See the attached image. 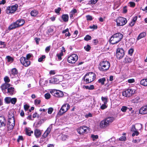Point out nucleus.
<instances>
[{
    "label": "nucleus",
    "mask_w": 147,
    "mask_h": 147,
    "mask_svg": "<svg viewBox=\"0 0 147 147\" xmlns=\"http://www.w3.org/2000/svg\"><path fill=\"white\" fill-rule=\"evenodd\" d=\"M91 137L92 138L93 140L94 141L95 139H97L98 138V136L97 135H91Z\"/></svg>",
    "instance_id": "nucleus-54"
},
{
    "label": "nucleus",
    "mask_w": 147,
    "mask_h": 147,
    "mask_svg": "<svg viewBox=\"0 0 147 147\" xmlns=\"http://www.w3.org/2000/svg\"><path fill=\"white\" fill-rule=\"evenodd\" d=\"M18 72V71L16 68H13L12 69L11 71V73L10 74V76L12 78H13V77L12 76H14Z\"/></svg>",
    "instance_id": "nucleus-24"
},
{
    "label": "nucleus",
    "mask_w": 147,
    "mask_h": 147,
    "mask_svg": "<svg viewBox=\"0 0 147 147\" xmlns=\"http://www.w3.org/2000/svg\"><path fill=\"white\" fill-rule=\"evenodd\" d=\"M26 134L28 136H30L31 134H32L33 132L32 131H30V129H28L26 130Z\"/></svg>",
    "instance_id": "nucleus-36"
},
{
    "label": "nucleus",
    "mask_w": 147,
    "mask_h": 147,
    "mask_svg": "<svg viewBox=\"0 0 147 147\" xmlns=\"http://www.w3.org/2000/svg\"><path fill=\"white\" fill-rule=\"evenodd\" d=\"M127 109V107L123 106L121 109V110L123 112H125Z\"/></svg>",
    "instance_id": "nucleus-45"
},
{
    "label": "nucleus",
    "mask_w": 147,
    "mask_h": 147,
    "mask_svg": "<svg viewBox=\"0 0 147 147\" xmlns=\"http://www.w3.org/2000/svg\"><path fill=\"white\" fill-rule=\"evenodd\" d=\"M123 35L120 33L113 34L110 38V42L112 44H116L121 41L123 38Z\"/></svg>",
    "instance_id": "nucleus-2"
},
{
    "label": "nucleus",
    "mask_w": 147,
    "mask_h": 147,
    "mask_svg": "<svg viewBox=\"0 0 147 147\" xmlns=\"http://www.w3.org/2000/svg\"><path fill=\"white\" fill-rule=\"evenodd\" d=\"M6 124V121L5 118L2 116H0V127L3 126H5Z\"/></svg>",
    "instance_id": "nucleus-16"
},
{
    "label": "nucleus",
    "mask_w": 147,
    "mask_h": 147,
    "mask_svg": "<svg viewBox=\"0 0 147 147\" xmlns=\"http://www.w3.org/2000/svg\"><path fill=\"white\" fill-rule=\"evenodd\" d=\"M17 102V98H11V103L12 104L14 105L16 104Z\"/></svg>",
    "instance_id": "nucleus-38"
},
{
    "label": "nucleus",
    "mask_w": 147,
    "mask_h": 147,
    "mask_svg": "<svg viewBox=\"0 0 147 147\" xmlns=\"http://www.w3.org/2000/svg\"><path fill=\"white\" fill-rule=\"evenodd\" d=\"M25 60L24 65L25 67H27L30 65V62L29 59H25Z\"/></svg>",
    "instance_id": "nucleus-32"
},
{
    "label": "nucleus",
    "mask_w": 147,
    "mask_h": 147,
    "mask_svg": "<svg viewBox=\"0 0 147 147\" xmlns=\"http://www.w3.org/2000/svg\"><path fill=\"white\" fill-rule=\"evenodd\" d=\"M129 4L130 5V6L131 7H134L135 5V3L133 2H130L129 3Z\"/></svg>",
    "instance_id": "nucleus-55"
},
{
    "label": "nucleus",
    "mask_w": 147,
    "mask_h": 147,
    "mask_svg": "<svg viewBox=\"0 0 147 147\" xmlns=\"http://www.w3.org/2000/svg\"><path fill=\"white\" fill-rule=\"evenodd\" d=\"M135 90L132 88H129L122 93L123 96L127 97H129L134 94L135 92Z\"/></svg>",
    "instance_id": "nucleus-6"
},
{
    "label": "nucleus",
    "mask_w": 147,
    "mask_h": 147,
    "mask_svg": "<svg viewBox=\"0 0 147 147\" xmlns=\"http://www.w3.org/2000/svg\"><path fill=\"white\" fill-rule=\"evenodd\" d=\"M38 12L36 10H34L31 11L30 14L33 17L36 16L38 14Z\"/></svg>",
    "instance_id": "nucleus-28"
},
{
    "label": "nucleus",
    "mask_w": 147,
    "mask_h": 147,
    "mask_svg": "<svg viewBox=\"0 0 147 147\" xmlns=\"http://www.w3.org/2000/svg\"><path fill=\"white\" fill-rule=\"evenodd\" d=\"M131 131L133 132L132 135V136L133 137L135 135L137 136L139 135V133L138 131V130L135 129L133 130L132 128H131Z\"/></svg>",
    "instance_id": "nucleus-29"
},
{
    "label": "nucleus",
    "mask_w": 147,
    "mask_h": 147,
    "mask_svg": "<svg viewBox=\"0 0 147 147\" xmlns=\"http://www.w3.org/2000/svg\"><path fill=\"white\" fill-rule=\"evenodd\" d=\"M8 120H11L12 119L13 120H15L14 115L13 114V112L11 111H9L8 113Z\"/></svg>",
    "instance_id": "nucleus-19"
},
{
    "label": "nucleus",
    "mask_w": 147,
    "mask_h": 147,
    "mask_svg": "<svg viewBox=\"0 0 147 147\" xmlns=\"http://www.w3.org/2000/svg\"><path fill=\"white\" fill-rule=\"evenodd\" d=\"M61 18L65 22H67L68 20L69 16L67 14H63L61 16Z\"/></svg>",
    "instance_id": "nucleus-25"
},
{
    "label": "nucleus",
    "mask_w": 147,
    "mask_h": 147,
    "mask_svg": "<svg viewBox=\"0 0 147 147\" xmlns=\"http://www.w3.org/2000/svg\"><path fill=\"white\" fill-rule=\"evenodd\" d=\"M86 78L85 79V78L84 79V81H85L86 82V83H90L92 82H90V80L89 78L88 77Z\"/></svg>",
    "instance_id": "nucleus-60"
},
{
    "label": "nucleus",
    "mask_w": 147,
    "mask_h": 147,
    "mask_svg": "<svg viewBox=\"0 0 147 147\" xmlns=\"http://www.w3.org/2000/svg\"><path fill=\"white\" fill-rule=\"evenodd\" d=\"M16 22L18 24L19 27L23 25L25 23L24 20L22 19H19Z\"/></svg>",
    "instance_id": "nucleus-22"
},
{
    "label": "nucleus",
    "mask_w": 147,
    "mask_h": 147,
    "mask_svg": "<svg viewBox=\"0 0 147 147\" xmlns=\"http://www.w3.org/2000/svg\"><path fill=\"white\" fill-rule=\"evenodd\" d=\"M89 131V128L87 126H83L77 129L78 132L80 134H86Z\"/></svg>",
    "instance_id": "nucleus-10"
},
{
    "label": "nucleus",
    "mask_w": 147,
    "mask_h": 147,
    "mask_svg": "<svg viewBox=\"0 0 147 147\" xmlns=\"http://www.w3.org/2000/svg\"><path fill=\"white\" fill-rule=\"evenodd\" d=\"M34 135L36 138L39 137L41 135V132L40 130L38 129H36L34 132Z\"/></svg>",
    "instance_id": "nucleus-21"
},
{
    "label": "nucleus",
    "mask_w": 147,
    "mask_h": 147,
    "mask_svg": "<svg viewBox=\"0 0 147 147\" xmlns=\"http://www.w3.org/2000/svg\"><path fill=\"white\" fill-rule=\"evenodd\" d=\"M128 82L129 83H131L135 82V80L134 79H129L128 80Z\"/></svg>",
    "instance_id": "nucleus-64"
},
{
    "label": "nucleus",
    "mask_w": 147,
    "mask_h": 147,
    "mask_svg": "<svg viewBox=\"0 0 147 147\" xmlns=\"http://www.w3.org/2000/svg\"><path fill=\"white\" fill-rule=\"evenodd\" d=\"M39 114H38L36 112L33 115V118H35L36 117H37L38 118L39 117Z\"/></svg>",
    "instance_id": "nucleus-56"
},
{
    "label": "nucleus",
    "mask_w": 147,
    "mask_h": 147,
    "mask_svg": "<svg viewBox=\"0 0 147 147\" xmlns=\"http://www.w3.org/2000/svg\"><path fill=\"white\" fill-rule=\"evenodd\" d=\"M14 88L13 87H10L7 88V93L10 95H13L14 93Z\"/></svg>",
    "instance_id": "nucleus-23"
},
{
    "label": "nucleus",
    "mask_w": 147,
    "mask_h": 147,
    "mask_svg": "<svg viewBox=\"0 0 147 147\" xmlns=\"http://www.w3.org/2000/svg\"><path fill=\"white\" fill-rule=\"evenodd\" d=\"M124 61L125 63H130L132 61V60L130 57H126L125 58Z\"/></svg>",
    "instance_id": "nucleus-34"
},
{
    "label": "nucleus",
    "mask_w": 147,
    "mask_h": 147,
    "mask_svg": "<svg viewBox=\"0 0 147 147\" xmlns=\"http://www.w3.org/2000/svg\"><path fill=\"white\" fill-rule=\"evenodd\" d=\"M62 139V140H65L67 139L68 136L67 135H62L61 136Z\"/></svg>",
    "instance_id": "nucleus-47"
},
{
    "label": "nucleus",
    "mask_w": 147,
    "mask_h": 147,
    "mask_svg": "<svg viewBox=\"0 0 147 147\" xmlns=\"http://www.w3.org/2000/svg\"><path fill=\"white\" fill-rule=\"evenodd\" d=\"M26 57H21L20 59V61L21 63L24 65V62L25 61Z\"/></svg>",
    "instance_id": "nucleus-41"
},
{
    "label": "nucleus",
    "mask_w": 147,
    "mask_h": 147,
    "mask_svg": "<svg viewBox=\"0 0 147 147\" xmlns=\"http://www.w3.org/2000/svg\"><path fill=\"white\" fill-rule=\"evenodd\" d=\"M84 49L87 51H89L91 49V47L89 45H87L86 46L84 47Z\"/></svg>",
    "instance_id": "nucleus-40"
},
{
    "label": "nucleus",
    "mask_w": 147,
    "mask_h": 147,
    "mask_svg": "<svg viewBox=\"0 0 147 147\" xmlns=\"http://www.w3.org/2000/svg\"><path fill=\"white\" fill-rule=\"evenodd\" d=\"M131 128H132L133 130L134 129L140 130L142 128V125L140 123H136L132 125Z\"/></svg>",
    "instance_id": "nucleus-15"
},
{
    "label": "nucleus",
    "mask_w": 147,
    "mask_h": 147,
    "mask_svg": "<svg viewBox=\"0 0 147 147\" xmlns=\"http://www.w3.org/2000/svg\"><path fill=\"white\" fill-rule=\"evenodd\" d=\"M51 96V95L49 93H47L45 95V97L47 99H49Z\"/></svg>",
    "instance_id": "nucleus-46"
},
{
    "label": "nucleus",
    "mask_w": 147,
    "mask_h": 147,
    "mask_svg": "<svg viewBox=\"0 0 147 147\" xmlns=\"http://www.w3.org/2000/svg\"><path fill=\"white\" fill-rule=\"evenodd\" d=\"M115 138L113 137L109 140V141L112 142V143L115 142Z\"/></svg>",
    "instance_id": "nucleus-62"
},
{
    "label": "nucleus",
    "mask_w": 147,
    "mask_h": 147,
    "mask_svg": "<svg viewBox=\"0 0 147 147\" xmlns=\"http://www.w3.org/2000/svg\"><path fill=\"white\" fill-rule=\"evenodd\" d=\"M98 1V0H91L90 2V3H89V4H95Z\"/></svg>",
    "instance_id": "nucleus-50"
},
{
    "label": "nucleus",
    "mask_w": 147,
    "mask_h": 147,
    "mask_svg": "<svg viewBox=\"0 0 147 147\" xmlns=\"http://www.w3.org/2000/svg\"><path fill=\"white\" fill-rule=\"evenodd\" d=\"M98 81L101 85H104V82L106 81V79L105 78H101L98 80Z\"/></svg>",
    "instance_id": "nucleus-31"
},
{
    "label": "nucleus",
    "mask_w": 147,
    "mask_h": 147,
    "mask_svg": "<svg viewBox=\"0 0 147 147\" xmlns=\"http://www.w3.org/2000/svg\"><path fill=\"white\" fill-rule=\"evenodd\" d=\"M41 101L40 100L36 99L34 101L35 104H39L40 102Z\"/></svg>",
    "instance_id": "nucleus-61"
},
{
    "label": "nucleus",
    "mask_w": 147,
    "mask_h": 147,
    "mask_svg": "<svg viewBox=\"0 0 147 147\" xmlns=\"http://www.w3.org/2000/svg\"><path fill=\"white\" fill-rule=\"evenodd\" d=\"M11 98L10 97H7L5 98V102L7 104H9L11 103Z\"/></svg>",
    "instance_id": "nucleus-37"
},
{
    "label": "nucleus",
    "mask_w": 147,
    "mask_h": 147,
    "mask_svg": "<svg viewBox=\"0 0 147 147\" xmlns=\"http://www.w3.org/2000/svg\"><path fill=\"white\" fill-rule=\"evenodd\" d=\"M10 86V84L7 83H5L2 85L1 86V88L2 90L4 92L5 90L7 89Z\"/></svg>",
    "instance_id": "nucleus-18"
},
{
    "label": "nucleus",
    "mask_w": 147,
    "mask_h": 147,
    "mask_svg": "<svg viewBox=\"0 0 147 147\" xmlns=\"http://www.w3.org/2000/svg\"><path fill=\"white\" fill-rule=\"evenodd\" d=\"M140 84L144 86H147V78L142 80L140 81Z\"/></svg>",
    "instance_id": "nucleus-26"
},
{
    "label": "nucleus",
    "mask_w": 147,
    "mask_h": 147,
    "mask_svg": "<svg viewBox=\"0 0 147 147\" xmlns=\"http://www.w3.org/2000/svg\"><path fill=\"white\" fill-rule=\"evenodd\" d=\"M78 59V57L76 54H73L69 56L67 59V61L71 63H75Z\"/></svg>",
    "instance_id": "nucleus-8"
},
{
    "label": "nucleus",
    "mask_w": 147,
    "mask_h": 147,
    "mask_svg": "<svg viewBox=\"0 0 147 147\" xmlns=\"http://www.w3.org/2000/svg\"><path fill=\"white\" fill-rule=\"evenodd\" d=\"M84 87L86 89H88L90 90H92L94 89V86L93 85L89 86H85Z\"/></svg>",
    "instance_id": "nucleus-33"
},
{
    "label": "nucleus",
    "mask_w": 147,
    "mask_h": 147,
    "mask_svg": "<svg viewBox=\"0 0 147 147\" xmlns=\"http://www.w3.org/2000/svg\"><path fill=\"white\" fill-rule=\"evenodd\" d=\"M99 65L98 67L99 70L100 71H107L109 69L110 64L108 61L103 60L100 62Z\"/></svg>",
    "instance_id": "nucleus-3"
},
{
    "label": "nucleus",
    "mask_w": 147,
    "mask_h": 147,
    "mask_svg": "<svg viewBox=\"0 0 147 147\" xmlns=\"http://www.w3.org/2000/svg\"><path fill=\"white\" fill-rule=\"evenodd\" d=\"M91 36L88 35H86V36L84 38V40L86 41H88L89 40H91Z\"/></svg>",
    "instance_id": "nucleus-44"
},
{
    "label": "nucleus",
    "mask_w": 147,
    "mask_h": 147,
    "mask_svg": "<svg viewBox=\"0 0 147 147\" xmlns=\"http://www.w3.org/2000/svg\"><path fill=\"white\" fill-rule=\"evenodd\" d=\"M63 55V52H61L60 53L58 54L57 55V57L58 59L59 60H61L62 59L61 56Z\"/></svg>",
    "instance_id": "nucleus-39"
},
{
    "label": "nucleus",
    "mask_w": 147,
    "mask_h": 147,
    "mask_svg": "<svg viewBox=\"0 0 147 147\" xmlns=\"http://www.w3.org/2000/svg\"><path fill=\"white\" fill-rule=\"evenodd\" d=\"M46 57L45 55H42V57L39 58L38 59V61L39 62H42L43 60V59L45 58Z\"/></svg>",
    "instance_id": "nucleus-49"
},
{
    "label": "nucleus",
    "mask_w": 147,
    "mask_h": 147,
    "mask_svg": "<svg viewBox=\"0 0 147 147\" xmlns=\"http://www.w3.org/2000/svg\"><path fill=\"white\" fill-rule=\"evenodd\" d=\"M106 104H102L100 107V108L102 109H104L107 107V106L106 105Z\"/></svg>",
    "instance_id": "nucleus-57"
},
{
    "label": "nucleus",
    "mask_w": 147,
    "mask_h": 147,
    "mask_svg": "<svg viewBox=\"0 0 147 147\" xmlns=\"http://www.w3.org/2000/svg\"><path fill=\"white\" fill-rule=\"evenodd\" d=\"M51 127H49L47 128V130L45 131L42 135V136L44 138H46L48 136L51 131Z\"/></svg>",
    "instance_id": "nucleus-20"
},
{
    "label": "nucleus",
    "mask_w": 147,
    "mask_h": 147,
    "mask_svg": "<svg viewBox=\"0 0 147 147\" xmlns=\"http://www.w3.org/2000/svg\"><path fill=\"white\" fill-rule=\"evenodd\" d=\"M50 93L52 95L57 97H61L63 96L64 95L62 92L55 90H51L50 91Z\"/></svg>",
    "instance_id": "nucleus-9"
},
{
    "label": "nucleus",
    "mask_w": 147,
    "mask_h": 147,
    "mask_svg": "<svg viewBox=\"0 0 147 147\" xmlns=\"http://www.w3.org/2000/svg\"><path fill=\"white\" fill-rule=\"evenodd\" d=\"M115 119L113 117H107L100 122V126L101 128H105L109 126Z\"/></svg>",
    "instance_id": "nucleus-1"
},
{
    "label": "nucleus",
    "mask_w": 147,
    "mask_h": 147,
    "mask_svg": "<svg viewBox=\"0 0 147 147\" xmlns=\"http://www.w3.org/2000/svg\"><path fill=\"white\" fill-rule=\"evenodd\" d=\"M18 7L17 4L8 7L6 9V12L7 14L13 13L17 9Z\"/></svg>",
    "instance_id": "nucleus-5"
},
{
    "label": "nucleus",
    "mask_w": 147,
    "mask_h": 147,
    "mask_svg": "<svg viewBox=\"0 0 147 147\" xmlns=\"http://www.w3.org/2000/svg\"><path fill=\"white\" fill-rule=\"evenodd\" d=\"M85 117L86 118L92 117V115L90 113H89L88 114H87L85 115Z\"/></svg>",
    "instance_id": "nucleus-59"
},
{
    "label": "nucleus",
    "mask_w": 147,
    "mask_h": 147,
    "mask_svg": "<svg viewBox=\"0 0 147 147\" xmlns=\"http://www.w3.org/2000/svg\"><path fill=\"white\" fill-rule=\"evenodd\" d=\"M146 36V33L145 32H142L138 36L137 40H138L140 39L144 38Z\"/></svg>",
    "instance_id": "nucleus-27"
},
{
    "label": "nucleus",
    "mask_w": 147,
    "mask_h": 147,
    "mask_svg": "<svg viewBox=\"0 0 147 147\" xmlns=\"http://www.w3.org/2000/svg\"><path fill=\"white\" fill-rule=\"evenodd\" d=\"M101 99L103 102L104 104H107V98L106 97H101Z\"/></svg>",
    "instance_id": "nucleus-43"
},
{
    "label": "nucleus",
    "mask_w": 147,
    "mask_h": 147,
    "mask_svg": "<svg viewBox=\"0 0 147 147\" xmlns=\"http://www.w3.org/2000/svg\"><path fill=\"white\" fill-rule=\"evenodd\" d=\"M139 113L141 114H145L147 113V105L141 107L139 111Z\"/></svg>",
    "instance_id": "nucleus-14"
},
{
    "label": "nucleus",
    "mask_w": 147,
    "mask_h": 147,
    "mask_svg": "<svg viewBox=\"0 0 147 147\" xmlns=\"http://www.w3.org/2000/svg\"><path fill=\"white\" fill-rule=\"evenodd\" d=\"M44 120L43 119L40 120L36 124V127H38L41 124L42 121Z\"/></svg>",
    "instance_id": "nucleus-51"
},
{
    "label": "nucleus",
    "mask_w": 147,
    "mask_h": 147,
    "mask_svg": "<svg viewBox=\"0 0 147 147\" xmlns=\"http://www.w3.org/2000/svg\"><path fill=\"white\" fill-rule=\"evenodd\" d=\"M15 125V120L12 119L11 120H8L7 127L9 130L13 129Z\"/></svg>",
    "instance_id": "nucleus-13"
},
{
    "label": "nucleus",
    "mask_w": 147,
    "mask_h": 147,
    "mask_svg": "<svg viewBox=\"0 0 147 147\" xmlns=\"http://www.w3.org/2000/svg\"><path fill=\"white\" fill-rule=\"evenodd\" d=\"M140 100V98L139 96H137L135 98L132 99L131 102L134 103H137L139 102Z\"/></svg>",
    "instance_id": "nucleus-30"
},
{
    "label": "nucleus",
    "mask_w": 147,
    "mask_h": 147,
    "mask_svg": "<svg viewBox=\"0 0 147 147\" xmlns=\"http://www.w3.org/2000/svg\"><path fill=\"white\" fill-rule=\"evenodd\" d=\"M70 108V105L68 104H64L61 107L58 113L59 115H62L67 112Z\"/></svg>",
    "instance_id": "nucleus-4"
},
{
    "label": "nucleus",
    "mask_w": 147,
    "mask_h": 147,
    "mask_svg": "<svg viewBox=\"0 0 147 147\" xmlns=\"http://www.w3.org/2000/svg\"><path fill=\"white\" fill-rule=\"evenodd\" d=\"M96 75L95 74L92 72H90L84 76V79L85 78L88 77L90 82H92L95 79Z\"/></svg>",
    "instance_id": "nucleus-12"
},
{
    "label": "nucleus",
    "mask_w": 147,
    "mask_h": 147,
    "mask_svg": "<svg viewBox=\"0 0 147 147\" xmlns=\"http://www.w3.org/2000/svg\"><path fill=\"white\" fill-rule=\"evenodd\" d=\"M125 55L124 51L122 48L118 49L116 51V57L119 59L122 58Z\"/></svg>",
    "instance_id": "nucleus-11"
},
{
    "label": "nucleus",
    "mask_w": 147,
    "mask_h": 147,
    "mask_svg": "<svg viewBox=\"0 0 147 147\" xmlns=\"http://www.w3.org/2000/svg\"><path fill=\"white\" fill-rule=\"evenodd\" d=\"M117 25L118 26H122L125 25L127 22L126 18L122 17H119L117 20Z\"/></svg>",
    "instance_id": "nucleus-7"
},
{
    "label": "nucleus",
    "mask_w": 147,
    "mask_h": 147,
    "mask_svg": "<svg viewBox=\"0 0 147 147\" xmlns=\"http://www.w3.org/2000/svg\"><path fill=\"white\" fill-rule=\"evenodd\" d=\"M126 140V137L125 136H122L119 138V140L120 141H125Z\"/></svg>",
    "instance_id": "nucleus-52"
},
{
    "label": "nucleus",
    "mask_w": 147,
    "mask_h": 147,
    "mask_svg": "<svg viewBox=\"0 0 147 147\" xmlns=\"http://www.w3.org/2000/svg\"><path fill=\"white\" fill-rule=\"evenodd\" d=\"M134 52V50L133 49H130L128 51V53L129 55H131Z\"/></svg>",
    "instance_id": "nucleus-58"
},
{
    "label": "nucleus",
    "mask_w": 147,
    "mask_h": 147,
    "mask_svg": "<svg viewBox=\"0 0 147 147\" xmlns=\"http://www.w3.org/2000/svg\"><path fill=\"white\" fill-rule=\"evenodd\" d=\"M53 109L52 107H50L48 109V113L49 114H51L53 111Z\"/></svg>",
    "instance_id": "nucleus-48"
},
{
    "label": "nucleus",
    "mask_w": 147,
    "mask_h": 147,
    "mask_svg": "<svg viewBox=\"0 0 147 147\" xmlns=\"http://www.w3.org/2000/svg\"><path fill=\"white\" fill-rule=\"evenodd\" d=\"M86 17L87 20H92V16L90 15H88L86 16Z\"/></svg>",
    "instance_id": "nucleus-53"
},
{
    "label": "nucleus",
    "mask_w": 147,
    "mask_h": 147,
    "mask_svg": "<svg viewBox=\"0 0 147 147\" xmlns=\"http://www.w3.org/2000/svg\"><path fill=\"white\" fill-rule=\"evenodd\" d=\"M18 27V24L16 22H15L11 24L9 26L8 28L9 30H11Z\"/></svg>",
    "instance_id": "nucleus-17"
},
{
    "label": "nucleus",
    "mask_w": 147,
    "mask_h": 147,
    "mask_svg": "<svg viewBox=\"0 0 147 147\" xmlns=\"http://www.w3.org/2000/svg\"><path fill=\"white\" fill-rule=\"evenodd\" d=\"M4 80L5 82V83H8L9 82L10 80L9 79V77L7 76L5 77L4 78Z\"/></svg>",
    "instance_id": "nucleus-42"
},
{
    "label": "nucleus",
    "mask_w": 147,
    "mask_h": 147,
    "mask_svg": "<svg viewBox=\"0 0 147 147\" xmlns=\"http://www.w3.org/2000/svg\"><path fill=\"white\" fill-rule=\"evenodd\" d=\"M6 58L7 59V61L9 62H12L14 60L13 58L9 56H7Z\"/></svg>",
    "instance_id": "nucleus-35"
},
{
    "label": "nucleus",
    "mask_w": 147,
    "mask_h": 147,
    "mask_svg": "<svg viewBox=\"0 0 147 147\" xmlns=\"http://www.w3.org/2000/svg\"><path fill=\"white\" fill-rule=\"evenodd\" d=\"M29 107V106L26 104L24 105V108L25 110H27Z\"/></svg>",
    "instance_id": "nucleus-63"
}]
</instances>
